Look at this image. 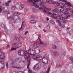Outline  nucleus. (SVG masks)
Instances as JSON below:
<instances>
[{
	"mask_svg": "<svg viewBox=\"0 0 73 73\" xmlns=\"http://www.w3.org/2000/svg\"><path fill=\"white\" fill-rule=\"evenodd\" d=\"M19 60V58H17L16 59H13V61H12L11 63H10V65L11 66L12 68H17V64L15 62H17Z\"/></svg>",
	"mask_w": 73,
	"mask_h": 73,
	"instance_id": "1",
	"label": "nucleus"
},
{
	"mask_svg": "<svg viewBox=\"0 0 73 73\" xmlns=\"http://www.w3.org/2000/svg\"><path fill=\"white\" fill-rule=\"evenodd\" d=\"M38 0H29L28 1V3H31V6H33L35 5V7H36V8H38L39 6L38 5H36V2H38Z\"/></svg>",
	"mask_w": 73,
	"mask_h": 73,
	"instance_id": "2",
	"label": "nucleus"
},
{
	"mask_svg": "<svg viewBox=\"0 0 73 73\" xmlns=\"http://www.w3.org/2000/svg\"><path fill=\"white\" fill-rule=\"evenodd\" d=\"M41 64L38 63L34 66L33 68V69L35 70L38 71L41 69Z\"/></svg>",
	"mask_w": 73,
	"mask_h": 73,
	"instance_id": "3",
	"label": "nucleus"
},
{
	"mask_svg": "<svg viewBox=\"0 0 73 73\" xmlns=\"http://www.w3.org/2000/svg\"><path fill=\"white\" fill-rule=\"evenodd\" d=\"M21 21V19L17 15L15 16L12 19V21L14 23H15L16 21Z\"/></svg>",
	"mask_w": 73,
	"mask_h": 73,
	"instance_id": "4",
	"label": "nucleus"
},
{
	"mask_svg": "<svg viewBox=\"0 0 73 73\" xmlns=\"http://www.w3.org/2000/svg\"><path fill=\"white\" fill-rule=\"evenodd\" d=\"M51 16L53 18L56 19H58V17L59 19V20H61V19H62V17L61 14H60L58 16H57L55 14H53L51 15Z\"/></svg>",
	"mask_w": 73,
	"mask_h": 73,
	"instance_id": "5",
	"label": "nucleus"
},
{
	"mask_svg": "<svg viewBox=\"0 0 73 73\" xmlns=\"http://www.w3.org/2000/svg\"><path fill=\"white\" fill-rule=\"evenodd\" d=\"M31 54V55H34L33 57L34 60H35V59L38 58H40V59H42V58L40 55H38L36 56L35 55V54Z\"/></svg>",
	"mask_w": 73,
	"mask_h": 73,
	"instance_id": "6",
	"label": "nucleus"
},
{
	"mask_svg": "<svg viewBox=\"0 0 73 73\" xmlns=\"http://www.w3.org/2000/svg\"><path fill=\"white\" fill-rule=\"evenodd\" d=\"M37 45H38V42H37L35 43L33 47V49H34V51L35 53L36 52V51L37 50V48L38 47Z\"/></svg>",
	"mask_w": 73,
	"mask_h": 73,
	"instance_id": "7",
	"label": "nucleus"
},
{
	"mask_svg": "<svg viewBox=\"0 0 73 73\" xmlns=\"http://www.w3.org/2000/svg\"><path fill=\"white\" fill-rule=\"evenodd\" d=\"M18 53L19 56H23V55L24 54L25 52L23 50H20L18 51Z\"/></svg>",
	"mask_w": 73,
	"mask_h": 73,
	"instance_id": "8",
	"label": "nucleus"
},
{
	"mask_svg": "<svg viewBox=\"0 0 73 73\" xmlns=\"http://www.w3.org/2000/svg\"><path fill=\"white\" fill-rule=\"evenodd\" d=\"M17 47L15 48H11L10 51H11V50H16L18 48H19L20 47H21V44H17Z\"/></svg>",
	"mask_w": 73,
	"mask_h": 73,
	"instance_id": "9",
	"label": "nucleus"
},
{
	"mask_svg": "<svg viewBox=\"0 0 73 73\" xmlns=\"http://www.w3.org/2000/svg\"><path fill=\"white\" fill-rule=\"evenodd\" d=\"M30 58V56L29 54L28 53H26L25 54V58L26 60H28Z\"/></svg>",
	"mask_w": 73,
	"mask_h": 73,
	"instance_id": "10",
	"label": "nucleus"
},
{
	"mask_svg": "<svg viewBox=\"0 0 73 73\" xmlns=\"http://www.w3.org/2000/svg\"><path fill=\"white\" fill-rule=\"evenodd\" d=\"M5 58L4 54L3 53H0V58L1 59H4Z\"/></svg>",
	"mask_w": 73,
	"mask_h": 73,
	"instance_id": "11",
	"label": "nucleus"
},
{
	"mask_svg": "<svg viewBox=\"0 0 73 73\" xmlns=\"http://www.w3.org/2000/svg\"><path fill=\"white\" fill-rule=\"evenodd\" d=\"M1 62V64L0 66L1 68H0V70H1L3 69L4 67V62L3 61L1 62Z\"/></svg>",
	"mask_w": 73,
	"mask_h": 73,
	"instance_id": "12",
	"label": "nucleus"
},
{
	"mask_svg": "<svg viewBox=\"0 0 73 73\" xmlns=\"http://www.w3.org/2000/svg\"><path fill=\"white\" fill-rule=\"evenodd\" d=\"M59 11V10L58 9L56 8L54 9L52 11V12L53 13H55L56 12L57 13V12H58Z\"/></svg>",
	"mask_w": 73,
	"mask_h": 73,
	"instance_id": "13",
	"label": "nucleus"
},
{
	"mask_svg": "<svg viewBox=\"0 0 73 73\" xmlns=\"http://www.w3.org/2000/svg\"><path fill=\"white\" fill-rule=\"evenodd\" d=\"M53 54H54V56L58 57L59 56V54L57 52L55 51L54 52H53Z\"/></svg>",
	"mask_w": 73,
	"mask_h": 73,
	"instance_id": "14",
	"label": "nucleus"
},
{
	"mask_svg": "<svg viewBox=\"0 0 73 73\" xmlns=\"http://www.w3.org/2000/svg\"><path fill=\"white\" fill-rule=\"evenodd\" d=\"M38 39H39L40 41V44H42V41L41 40V39L40 38H41V35H38Z\"/></svg>",
	"mask_w": 73,
	"mask_h": 73,
	"instance_id": "15",
	"label": "nucleus"
},
{
	"mask_svg": "<svg viewBox=\"0 0 73 73\" xmlns=\"http://www.w3.org/2000/svg\"><path fill=\"white\" fill-rule=\"evenodd\" d=\"M42 45L43 46H44V47H46V46H48V44L46 42H44L42 44Z\"/></svg>",
	"mask_w": 73,
	"mask_h": 73,
	"instance_id": "16",
	"label": "nucleus"
},
{
	"mask_svg": "<svg viewBox=\"0 0 73 73\" xmlns=\"http://www.w3.org/2000/svg\"><path fill=\"white\" fill-rule=\"evenodd\" d=\"M41 58H37L36 59H35L34 60H37L38 61H39V62H40L42 61V59H40Z\"/></svg>",
	"mask_w": 73,
	"mask_h": 73,
	"instance_id": "17",
	"label": "nucleus"
},
{
	"mask_svg": "<svg viewBox=\"0 0 73 73\" xmlns=\"http://www.w3.org/2000/svg\"><path fill=\"white\" fill-rule=\"evenodd\" d=\"M20 36L19 35H17V36H16L15 38V40H17V41H18V40H19V39H20Z\"/></svg>",
	"mask_w": 73,
	"mask_h": 73,
	"instance_id": "18",
	"label": "nucleus"
},
{
	"mask_svg": "<svg viewBox=\"0 0 73 73\" xmlns=\"http://www.w3.org/2000/svg\"><path fill=\"white\" fill-rule=\"evenodd\" d=\"M24 7V5L23 4H21L20 5V6H19V8L20 9H22Z\"/></svg>",
	"mask_w": 73,
	"mask_h": 73,
	"instance_id": "19",
	"label": "nucleus"
},
{
	"mask_svg": "<svg viewBox=\"0 0 73 73\" xmlns=\"http://www.w3.org/2000/svg\"><path fill=\"white\" fill-rule=\"evenodd\" d=\"M12 46L13 48H15V47H16V46H17V43H14L13 44Z\"/></svg>",
	"mask_w": 73,
	"mask_h": 73,
	"instance_id": "20",
	"label": "nucleus"
},
{
	"mask_svg": "<svg viewBox=\"0 0 73 73\" xmlns=\"http://www.w3.org/2000/svg\"><path fill=\"white\" fill-rule=\"evenodd\" d=\"M30 23H32V24H35L36 23V21L35 20H31L30 21Z\"/></svg>",
	"mask_w": 73,
	"mask_h": 73,
	"instance_id": "21",
	"label": "nucleus"
},
{
	"mask_svg": "<svg viewBox=\"0 0 73 73\" xmlns=\"http://www.w3.org/2000/svg\"><path fill=\"white\" fill-rule=\"evenodd\" d=\"M50 21L51 23H52V24H53V25H55V22H54V21H53V20H50Z\"/></svg>",
	"mask_w": 73,
	"mask_h": 73,
	"instance_id": "22",
	"label": "nucleus"
},
{
	"mask_svg": "<svg viewBox=\"0 0 73 73\" xmlns=\"http://www.w3.org/2000/svg\"><path fill=\"white\" fill-rule=\"evenodd\" d=\"M66 5H68V6H69V7H72V6L70 4V3L69 2H66V3H65Z\"/></svg>",
	"mask_w": 73,
	"mask_h": 73,
	"instance_id": "23",
	"label": "nucleus"
},
{
	"mask_svg": "<svg viewBox=\"0 0 73 73\" xmlns=\"http://www.w3.org/2000/svg\"><path fill=\"white\" fill-rule=\"evenodd\" d=\"M69 59L72 62L73 64V57L70 56L69 57Z\"/></svg>",
	"mask_w": 73,
	"mask_h": 73,
	"instance_id": "24",
	"label": "nucleus"
},
{
	"mask_svg": "<svg viewBox=\"0 0 73 73\" xmlns=\"http://www.w3.org/2000/svg\"><path fill=\"white\" fill-rule=\"evenodd\" d=\"M48 3L50 4H53L54 2L50 0L48 1Z\"/></svg>",
	"mask_w": 73,
	"mask_h": 73,
	"instance_id": "25",
	"label": "nucleus"
},
{
	"mask_svg": "<svg viewBox=\"0 0 73 73\" xmlns=\"http://www.w3.org/2000/svg\"><path fill=\"white\" fill-rule=\"evenodd\" d=\"M1 27L3 28V29H6V28L5 27V25H4L3 24H1Z\"/></svg>",
	"mask_w": 73,
	"mask_h": 73,
	"instance_id": "26",
	"label": "nucleus"
},
{
	"mask_svg": "<svg viewBox=\"0 0 73 73\" xmlns=\"http://www.w3.org/2000/svg\"><path fill=\"white\" fill-rule=\"evenodd\" d=\"M56 68H60L61 67V65H60V63H58L56 65Z\"/></svg>",
	"mask_w": 73,
	"mask_h": 73,
	"instance_id": "27",
	"label": "nucleus"
},
{
	"mask_svg": "<svg viewBox=\"0 0 73 73\" xmlns=\"http://www.w3.org/2000/svg\"><path fill=\"white\" fill-rule=\"evenodd\" d=\"M29 11V9H27V8H25L24 9V12L26 13Z\"/></svg>",
	"mask_w": 73,
	"mask_h": 73,
	"instance_id": "28",
	"label": "nucleus"
},
{
	"mask_svg": "<svg viewBox=\"0 0 73 73\" xmlns=\"http://www.w3.org/2000/svg\"><path fill=\"white\" fill-rule=\"evenodd\" d=\"M32 11L34 13H37V10L34 8L32 9Z\"/></svg>",
	"mask_w": 73,
	"mask_h": 73,
	"instance_id": "29",
	"label": "nucleus"
},
{
	"mask_svg": "<svg viewBox=\"0 0 73 73\" xmlns=\"http://www.w3.org/2000/svg\"><path fill=\"white\" fill-rule=\"evenodd\" d=\"M47 28L48 30H50V26L48 24L47 26Z\"/></svg>",
	"mask_w": 73,
	"mask_h": 73,
	"instance_id": "30",
	"label": "nucleus"
},
{
	"mask_svg": "<svg viewBox=\"0 0 73 73\" xmlns=\"http://www.w3.org/2000/svg\"><path fill=\"white\" fill-rule=\"evenodd\" d=\"M65 11L64 12V14L65 15L67 14H68L69 13H68V10H66V9H65Z\"/></svg>",
	"mask_w": 73,
	"mask_h": 73,
	"instance_id": "31",
	"label": "nucleus"
},
{
	"mask_svg": "<svg viewBox=\"0 0 73 73\" xmlns=\"http://www.w3.org/2000/svg\"><path fill=\"white\" fill-rule=\"evenodd\" d=\"M63 11H64V9L63 8H61L60 10V12H63Z\"/></svg>",
	"mask_w": 73,
	"mask_h": 73,
	"instance_id": "32",
	"label": "nucleus"
},
{
	"mask_svg": "<svg viewBox=\"0 0 73 73\" xmlns=\"http://www.w3.org/2000/svg\"><path fill=\"white\" fill-rule=\"evenodd\" d=\"M55 21L56 22V23H61V21L59 20H56Z\"/></svg>",
	"mask_w": 73,
	"mask_h": 73,
	"instance_id": "33",
	"label": "nucleus"
},
{
	"mask_svg": "<svg viewBox=\"0 0 73 73\" xmlns=\"http://www.w3.org/2000/svg\"><path fill=\"white\" fill-rule=\"evenodd\" d=\"M71 9H72L70 8H68L66 9V10L67 11H70Z\"/></svg>",
	"mask_w": 73,
	"mask_h": 73,
	"instance_id": "34",
	"label": "nucleus"
},
{
	"mask_svg": "<svg viewBox=\"0 0 73 73\" xmlns=\"http://www.w3.org/2000/svg\"><path fill=\"white\" fill-rule=\"evenodd\" d=\"M47 62H44L43 60L42 61L43 63L44 64H48V60H47Z\"/></svg>",
	"mask_w": 73,
	"mask_h": 73,
	"instance_id": "35",
	"label": "nucleus"
},
{
	"mask_svg": "<svg viewBox=\"0 0 73 73\" xmlns=\"http://www.w3.org/2000/svg\"><path fill=\"white\" fill-rule=\"evenodd\" d=\"M47 1V0H43L42 2L43 3H46Z\"/></svg>",
	"mask_w": 73,
	"mask_h": 73,
	"instance_id": "36",
	"label": "nucleus"
},
{
	"mask_svg": "<svg viewBox=\"0 0 73 73\" xmlns=\"http://www.w3.org/2000/svg\"><path fill=\"white\" fill-rule=\"evenodd\" d=\"M5 5L6 7H8L9 6V3H5Z\"/></svg>",
	"mask_w": 73,
	"mask_h": 73,
	"instance_id": "37",
	"label": "nucleus"
},
{
	"mask_svg": "<svg viewBox=\"0 0 73 73\" xmlns=\"http://www.w3.org/2000/svg\"><path fill=\"white\" fill-rule=\"evenodd\" d=\"M6 69H8V62L6 63Z\"/></svg>",
	"mask_w": 73,
	"mask_h": 73,
	"instance_id": "38",
	"label": "nucleus"
},
{
	"mask_svg": "<svg viewBox=\"0 0 73 73\" xmlns=\"http://www.w3.org/2000/svg\"><path fill=\"white\" fill-rule=\"evenodd\" d=\"M56 48H57V46H53L52 48L53 49H56Z\"/></svg>",
	"mask_w": 73,
	"mask_h": 73,
	"instance_id": "39",
	"label": "nucleus"
},
{
	"mask_svg": "<svg viewBox=\"0 0 73 73\" xmlns=\"http://www.w3.org/2000/svg\"><path fill=\"white\" fill-rule=\"evenodd\" d=\"M60 6H64V3H60Z\"/></svg>",
	"mask_w": 73,
	"mask_h": 73,
	"instance_id": "40",
	"label": "nucleus"
},
{
	"mask_svg": "<svg viewBox=\"0 0 73 73\" xmlns=\"http://www.w3.org/2000/svg\"><path fill=\"white\" fill-rule=\"evenodd\" d=\"M40 6H44V3H42V2H41L40 3Z\"/></svg>",
	"mask_w": 73,
	"mask_h": 73,
	"instance_id": "41",
	"label": "nucleus"
},
{
	"mask_svg": "<svg viewBox=\"0 0 73 73\" xmlns=\"http://www.w3.org/2000/svg\"><path fill=\"white\" fill-rule=\"evenodd\" d=\"M30 62L29 61V64L27 65V68L28 69H29V65H30Z\"/></svg>",
	"mask_w": 73,
	"mask_h": 73,
	"instance_id": "42",
	"label": "nucleus"
},
{
	"mask_svg": "<svg viewBox=\"0 0 73 73\" xmlns=\"http://www.w3.org/2000/svg\"><path fill=\"white\" fill-rule=\"evenodd\" d=\"M23 23H24V21L22 23V24L21 27L20 29H19V30H21V29H22V26H23Z\"/></svg>",
	"mask_w": 73,
	"mask_h": 73,
	"instance_id": "43",
	"label": "nucleus"
},
{
	"mask_svg": "<svg viewBox=\"0 0 73 73\" xmlns=\"http://www.w3.org/2000/svg\"><path fill=\"white\" fill-rule=\"evenodd\" d=\"M43 11L44 12V13H48V12L46 11V10H45V9L43 10Z\"/></svg>",
	"mask_w": 73,
	"mask_h": 73,
	"instance_id": "44",
	"label": "nucleus"
},
{
	"mask_svg": "<svg viewBox=\"0 0 73 73\" xmlns=\"http://www.w3.org/2000/svg\"><path fill=\"white\" fill-rule=\"evenodd\" d=\"M43 68H44V69H46L47 67L46 66V65H44L43 66Z\"/></svg>",
	"mask_w": 73,
	"mask_h": 73,
	"instance_id": "45",
	"label": "nucleus"
},
{
	"mask_svg": "<svg viewBox=\"0 0 73 73\" xmlns=\"http://www.w3.org/2000/svg\"><path fill=\"white\" fill-rule=\"evenodd\" d=\"M27 33H28V31H26L25 33V36H26V35H27Z\"/></svg>",
	"mask_w": 73,
	"mask_h": 73,
	"instance_id": "46",
	"label": "nucleus"
},
{
	"mask_svg": "<svg viewBox=\"0 0 73 73\" xmlns=\"http://www.w3.org/2000/svg\"><path fill=\"white\" fill-rule=\"evenodd\" d=\"M3 12L4 13H5V12L6 13H7V14H9V13L7 11L4 10L3 11Z\"/></svg>",
	"mask_w": 73,
	"mask_h": 73,
	"instance_id": "47",
	"label": "nucleus"
},
{
	"mask_svg": "<svg viewBox=\"0 0 73 73\" xmlns=\"http://www.w3.org/2000/svg\"><path fill=\"white\" fill-rule=\"evenodd\" d=\"M55 3L57 5H58V6L60 5V4L58 3V2H55Z\"/></svg>",
	"mask_w": 73,
	"mask_h": 73,
	"instance_id": "48",
	"label": "nucleus"
},
{
	"mask_svg": "<svg viewBox=\"0 0 73 73\" xmlns=\"http://www.w3.org/2000/svg\"><path fill=\"white\" fill-rule=\"evenodd\" d=\"M46 10H48V11H50L51 10V9L49 8H46Z\"/></svg>",
	"mask_w": 73,
	"mask_h": 73,
	"instance_id": "49",
	"label": "nucleus"
},
{
	"mask_svg": "<svg viewBox=\"0 0 73 73\" xmlns=\"http://www.w3.org/2000/svg\"><path fill=\"white\" fill-rule=\"evenodd\" d=\"M16 7H13V6L12 8V9H14V10H15V9H16Z\"/></svg>",
	"mask_w": 73,
	"mask_h": 73,
	"instance_id": "50",
	"label": "nucleus"
},
{
	"mask_svg": "<svg viewBox=\"0 0 73 73\" xmlns=\"http://www.w3.org/2000/svg\"><path fill=\"white\" fill-rule=\"evenodd\" d=\"M70 27H68L66 29V31H68L70 29Z\"/></svg>",
	"mask_w": 73,
	"mask_h": 73,
	"instance_id": "51",
	"label": "nucleus"
},
{
	"mask_svg": "<svg viewBox=\"0 0 73 73\" xmlns=\"http://www.w3.org/2000/svg\"><path fill=\"white\" fill-rule=\"evenodd\" d=\"M70 15H68V16H66V19H67V18H68V17H70Z\"/></svg>",
	"mask_w": 73,
	"mask_h": 73,
	"instance_id": "52",
	"label": "nucleus"
},
{
	"mask_svg": "<svg viewBox=\"0 0 73 73\" xmlns=\"http://www.w3.org/2000/svg\"><path fill=\"white\" fill-rule=\"evenodd\" d=\"M1 11H2V9H1V6H0V13L1 12Z\"/></svg>",
	"mask_w": 73,
	"mask_h": 73,
	"instance_id": "53",
	"label": "nucleus"
},
{
	"mask_svg": "<svg viewBox=\"0 0 73 73\" xmlns=\"http://www.w3.org/2000/svg\"><path fill=\"white\" fill-rule=\"evenodd\" d=\"M47 13L48 14V15H51L52 14V13H51L50 12L48 13V12Z\"/></svg>",
	"mask_w": 73,
	"mask_h": 73,
	"instance_id": "54",
	"label": "nucleus"
},
{
	"mask_svg": "<svg viewBox=\"0 0 73 73\" xmlns=\"http://www.w3.org/2000/svg\"><path fill=\"white\" fill-rule=\"evenodd\" d=\"M65 20V17H62V18H61V20Z\"/></svg>",
	"mask_w": 73,
	"mask_h": 73,
	"instance_id": "55",
	"label": "nucleus"
},
{
	"mask_svg": "<svg viewBox=\"0 0 73 73\" xmlns=\"http://www.w3.org/2000/svg\"><path fill=\"white\" fill-rule=\"evenodd\" d=\"M29 73H32V70H29Z\"/></svg>",
	"mask_w": 73,
	"mask_h": 73,
	"instance_id": "56",
	"label": "nucleus"
},
{
	"mask_svg": "<svg viewBox=\"0 0 73 73\" xmlns=\"http://www.w3.org/2000/svg\"><path fill=\"white\" fill-rule=\"evenodd\" d=\"M62 28H64V27H65V26L64 25H62Z\"/></svg>",
	"mask_w": 73,
	"mask_h": 73,
	"instance_id": "57",
	"label": "nucleus"
},
{
	"mask_svg": "<svg viewBox=\"0 0 73 73\" xmlns=\"http://www.w3.org/2000/svg\"><path fill=\"white\" fill-rule=\"evenodd\" d=\"M17 4L18 5H21V2H18Z\"/></svg>",
	"mask_w": 73,
	"mask_h": 73,
	"instance_id": "58",
	"label": "nucleus"
},
{
	"mask_svg": "<svg viewBox=\"0 0 73 73\" xmlns=\"http://www.w3.org/2000/svg\"><path fill=\"white\" fill-rule=\"evenodd\" d=\"M67 34H68V35H70V32L69 31V32H67Z\"/></svg>",
	"mask_w": 73,
	"mask_h": 73,
	"instance_id": "59",
	"label": "nucleus"
},
{
	"mask_svg": "<svg viewBox=\"0 0 73 73\" xmlns=\"http://www.w3.org/2000/svg\"><path fill=\"white\" fill-rule=\"evenodd\" d=\"M16 14H17V15H18H18H20V13L19 12L17 13Z\"/></svg>",
	"mask_w": 73,
	"mask_h": 73,
	"instance_id": "60",
	"label": "nucleus"
},
{
	"mask_svg": "<svg viewBox=\"0 0 73 73\" xmlns=\"http://www.w3.org/2000/svg\"><path fill=\"white\" fill-rule=\"evenodd\" d=\"M43 8H44V9H46V8H47L45 6H43Z\"/></svg>",
	"mask_w": 73,
	"mask_h": 73,
	"instance_id": "61",
	"label": "nucleus"
},
{
	"mask_svg": "<svg viewBox=\"0 0 73 73\" xmlns=\"http://www.w3.org/2000/svg\"><path fill=\"white\" fill-rule=\"evenodd\" d=\"M68 21V20H65V21H64V23H67Z\"/></svg>",
	"mask_w": 73,
	"mask_h": 73,
	"instance_id": "62",
	"label": "nucleus"
},
{
	"mask_svg": "<svg viewBox=\"0 0 73 73\" xmlns=\"http://www.w3.org/2000/svg\"><path fill=\"white\" fill-rule=\"evenodd\" d=\"M70 12L71 13H73V10H71L70 11Z\"/></svg>",
	"mask_w": 73,
	"mask_h": 73,
	"instance_id": "63",
	"label": "nucleus"
},
{
	"mask_svg": "<svg viewBox=\"0 0 73 73\" xmlns=\"http://www.w3.org/2000/svg\"><path fill=\"white\" fill-rule=\"evenodd\" d=\"M19 73H23V71H20L19 72Z\"/></svg>",
	"mask_w": 73,
	"mask_h": 73,
	"instance_id": "64",
	"label": "nucleus"
}]
</instances>
